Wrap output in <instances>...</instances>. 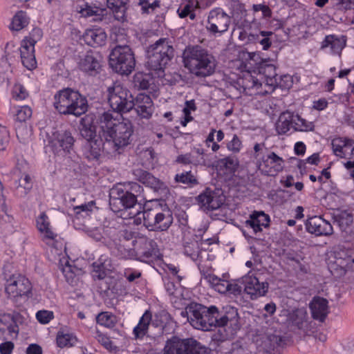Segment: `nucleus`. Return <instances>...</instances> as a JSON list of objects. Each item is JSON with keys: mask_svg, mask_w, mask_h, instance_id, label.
<instances>
[{"mask_svg": "<svg viewBox=\"0 0 354 354\" xmlns=\"http://www.w3.org/2000/svg\"><path fill=\"white\" fill-rule=\"evenodd\" d=\"M203 277L214 289L221 281V278L211 273H204Z\"/></svg>", "mask_w": 354, "mask_h": 354, "instance_id": "61", "label": "nucleus"}, {"mask_svg": "<svg viewBox=\"0 0 354 354\" xmlns=\"http://www.w3.org/2000/svg\"><path fill=\"white\" fill-rule=\"evenodd\" d=\"M237 165V160L230 157L221 159L217 162V167H219L220 169H225L228 172L234 171Z\"/></svg>", "mask_w": 354, "mask_h": 354, "instance_id": "54", "label": "nucleus"}, {"mask_svg": "<svg viewBox=\"0 0 354 354\" xmlns=\"http://www.w3.org/2000/svg\"><path fill=\"white\" fill-rule=\"evenodd\" d=\"M74 8L82 17H95V21H102L106 12V9L102 8L97 3L85 0H77L74 3Z\"/></svg>", "mask_w": 354, "mask_h": 354, "instance_id": "19", "label": "nucleus"}, {"mask_svg": "<svg viewBox=\"0 0 354 354\" xmlns=\"http://www.w3.org/2000/svg\"><path fill=\"white\" fill-rule=\"evenodd\" d=\"M100 59V57L97 53L88 51L80 60L79 68L89 75H95L99 73L101 66Z\"/></svg>", "mask_w": 354, "mask_h": 354, "instance_id": "23", "label": "nucleus"}, {"mask_svg": "<svg viewBox=\"0 0 354 354\" xmlns=\"http://www.w3.org/2000/svg\"><path fill=\"white\" fill-rule=\"evenodd\" d=\"M347 138H335L331 142L332 149L334 154L344 158L348 156V152L345 151L346 148H351V145L346 144Z\"/></svg>", "mask_w": 354, "mask_h": 354, "instance_id": "41", "label": "nucleus"}, {"mask_svg": "<svg viewBox=\"0 0 354 354\" xmlns=\"http://www.w3.org/2000/svg\"><path fill=\"white\" fill-rule=\"evenodd\" d=\"M14 349V344L12 342H6L0 344L1 354H11Z\"/></svg>", "mask_w": 354, "mask_h": 354, "instance_id": "63", "label": "nucleus"}, {"mask_svg": "<svg viewBox=\"0 0 354 354\" xmlns=\"http://www.w3.org/2000/svg\"><path fill=\"white\" fill-rule=\"evenodd\" d=\"M330 273L335 277H341L350 271H354L353 249H339L333 253V257L328 264Z\"/></svg>", "mask_w": 354, "mask_h": 354, "instance_id": "10", "label": "nucleus"}, {"mask_svg": "<svg viewBox=\"0 0 354 354\" xmlns=\"http://www.w3.org/2000/svg\"><path fill=\"white\" fill-rule=\"evenodd\" d=\"M10 335L15 334L17 336L19 333V326L13 315L9 313L0 314V338L5 339V335Z\"/></svg>", "mask_w": 354, "mask_h": 354, "instance_id": "28", "label": "nucleus"}, {"mask_svg": "<svg viewBox=\"0 0 354 354\" xmlns=\"http://www.w3.org/2000/svg\"><path fill=\"white\" fill-rule=\"evenodd\" d=\"M32 286L30 281L21 275H12L6 282V292L10 296L21 297L28 295Z\"/></svg>", "mask_w": 354, "mask_h": 354, "instance_id": "16", "label": "nucleus"}, {"mask_svg": "<svg viewBox=\"0 0 354 354\" xmlns=\"http://www.w3.org/2000/svg\"><path fill=\"white\" fill-rule=\"evenodd\" d=\"M108 102L116 113H127L134 107V98L131 92L120 84L108 88Z\"/></svg>", "mask_w": 354, "mask_h": 354, "instance_id": "7", "label": "nucleus"}, {"mask_svg": "<svg viewBox=\"0 0 354 354\" xmlns=\"http://www.w3.org/2000/svg\"><path fill=\"white\" fill-rule=\"evenodd\" d=\"M108 8L112 11L113 17L119 22L127 21V5L129 0H106Z\"/></svg>", "mask_w": 354, "mask_h": 354, "instance_id": "31", "label": "nucleus"}, {"mask_svg": "<svg viewBox=\"0 0 354 354\" xmlns=\"http://www.w3.org/2000/svg\"><path fill=\"white\" fill-rule=\"evenodd\" d=\"M94 205V201H90L87 203L74 207L73 210L75 214H80L81 212H84L86 215H88L89 212L92 211V208Z\"/></svg>", "mask_w": 354, "mask_h": 354, "instance_id": "59", "label": "nucleus"}, {"mask_svg": "<svg viewBox=\"0 0 354 354\" xmlns=\"http://www.w3.org/2000/svg\"><path fill=\"white\" fill-rule=\"evenodd\" d=\"M83 39L91 46H102L106 43V33L101 28L89 29L84 33Z\"/></svg>", "mask_w": 354, "mask_h": 354, "instance_id": "30", "label": "nucleus"}, {"mask_svg": "<svg viewBox=\"0 0 354 354\" xmlns=\"http://www.w3.org/2000/svg\"><path fill=\"white\" fill-rule=\"evenodd\" d=\"M183 246L185 255L189 257L194 261L198 259L201 254V248L195 235L189 232L185 233L183 237Z\"/></svg>", "mask_w": 354, "mask_h": 354, "instance_id": "27", "label": "nucleus"}, {"mask_svg": "<svg viewBox=\"0 0 354 354\" xmlns=\"http://www.w3.org/2000/svg\"><path fill=\"white\" fill-rule=\"evenodd\" d=\"M281 341L282 339L280 336L272 334L268 335L263 340L262 346L266 352L271 353L280 346Z\"/></svg>", "mask_w": 354, "mask_h": 354, "instance_id": "45", "label": "nucleus"}, {"mask_svg": "<svg viewBox=\"0 0 354 354\" xmlns=\"http://www.w3.org/2000/svg\"><path fill=\"white\" fill-rule=\"evenodd\" d=\"M53 105L61 114L80 116L88 109L85 97L71 88H63L54 95Z\"/></svg>", "mask_w": 354, "mask_h": 354, "instance_id": "4", "label": "nucleus"}, {"mask_svg": "<svg viewBox=\"0 0 354 354\" xmlns=\"http://www.w3.org/2000/svg\"><path fill=\"white\" fill-rule=\"evenodd\" d=\"M209 349L193 339L173 337L164 348V354H209Z\"/></svg>", "mask_w": 354, "mask_h": 354, "instance_id": "9", "label": "nucleus"}, {"mask_svg": "<svg viewBox=\"0 0 354 354\" xmlns=\"http://www.w3.org/2000/svg\"><path fill=\"white\" fill-rule=\"evenodd\" d=\"M20 55L22 64L28 70H33L37 67V61L35 55V47L21 44Z\"/></svg>", "mask_w": 354, "mask_h": 354, "instance_id": "35", "label": "nucleus"}, {"mask_svg": "<svg viewBox=\"0 0 354 354\" xmlns=\"http://www.w3.org/2000/svg\"><path fill=\"white\" fill-rule=\"evenodd\" d=\"M230 23L231 19L227 14L221 8H215L209 12L207 30L213 34H222L228 30Z\"/></svg>", "mask_w": 354, "mask_h": 354, "instance_id": "13", "label": "nucleus"}, {"mask_svg": "<svg viewBox=\"0 0 354 354\" xmlns=\"http://www.w3.org/2000/svg\"><path fill=\"white\" fill-rule=\"evenodd\" d=\"M53 313L48 310H39L36 314V317L39 322L47 324L53 319Z\"/></svg>", "mask_w": 354, "mask_h": 354, "instance_id": "58", "label": "nucleus"}, {"mask_svg": "<svg viewBox=\"0 0 354 354\" xmlns=\"http://www.w3.org/2000/svg\"><path fill=\"white\" fill-rule=\"evenodd\" d=\"M84 120H82V128L80 129V135L87 141H91L95 138L96 136L95 126L86 124L83 123Z\"/></svg>", "mask_w": 354, "mask_h": 354, "instance_id": "55", "label": "nucleus"}, {"mask_svg": "<svg viewBox=\"0 0 354 354\" xmlns=\"http://www.w3.org/2000/svg\"><path fill=\"white\" fill-rule=\"evenodd\" d=\"M183 62L189 73L199 78L212 75L217 65L215 57L200 46L187 47L183 53Z\"/></svg>", "mask_w": 354, "mask_h": 354, "instance_id": "3", "label": "nucleus"}, {"mask_svg": "<svg viewBox=\"0 0 354 354\" xmlns=\"http://www.w3.org/2000/svg\"><path fill=\"white\" fill-rule=\"evenodd\" d=\"M12 93V97L16 100H23L28 95L26 88L20 84L14 85Z\"/></svg>", "mask_w": 354, "mask_h": 354, "instance_id": "57", "label": "nucleus"}, {"mask_svg": "<svg viewBox=\"0 0 354 354\" xmlns=\"http://www.w3.org/2000/svg\"><path fill=\"white\" fill-rule=\"evenodd\" d=\"M144 225L149 230L165 231L173 222L169 211L161 209L158 205L142 212Z\"/></svg>", "mask_w": 354, "mask_h": 354, "instance_id": "8", "label": "nucleus"}, {"mask_svg": "<svg viewBox=\"0 0 354 354\" xmlns=\"http://www.w3.org/2000/svg\"><path fill=\"white\" fill-rule=\"evenodd\" d=\"M200 8V3L198 0H189L183 8L178 10V16L180 18H185L188 16L189 12Z\"/></svg>", "mask_w": 354, "mask_h": 354, "instance_id": "53", "label": "nucleus"}, {"mask_svg": "<svg viewBox=\"0 0 354 354\" xmlns=\"http://www.w3.org/2000/svg\"><path fill=\"white\" fill-rule=\"evenodd\" d=\"M96 322L98 324L106 328H112L115 325V317L108 312H102L96 317Z\"/></svg>", "mask_w": 354, "mask_h": 354, "instance_id": "50", "label": "nucleus"}, {"mask_svg": "<svg viewBox=\"0 0 354 354\" xmlns=\"http://www.w3.org/2000/svg\"><path fill=\"white\" fill-rule=\"evenodd\" d=\"M314 124L311 122L301 118L298 114L293 113V129L296 131H308L314 129Z\"/></svg>", "mask_w": 354, "mask_h": 354, "instance_id": "44", "label": "nucleus"}, {"mask_svg": "<svg viewBox=\"0 0 354 354\" xmlns=\"http://www.w3.org/2000/svg\"><path fill=\"white\" fill-rule=\"evenodd\" d=\"M56 340L57 346L60 348L73 346L77 342V339L73 334L62 332H58Z\"/></svg>", "mask_w": 354, "mask_h": 354, "instance_id": "46", "label": "nucleus"}, {"mask_svg": "<svg viewBox=\"0 0 354 354\" xmlns=\"http://www.w3.org/2000/svg\"><path fill=\"white\" fill-rule=\"evenodd\" d=\"M134 107L138 116L149 119L154 111L153 102L149 95L139 93L134 99Z\"/></svg>", "mask_w": 354, "mask_h": 354, "instance_id": "22", "label": "nucleus"}, {"mask_svg": "<svg viewBox=\"0 0 354 354\" xmlns=\"http://www.w3.org/2000/svg\"><path fill=\"white\" fill-rule=\"evenodd\" d=\"M290 127L293 128V113L286 111L280 114L275 124V129L279 135H284Z\"/></svg>", "mask_w": 354, "mask_h": 354, "instance_id": "37", "label": "nucleus"}, {"mask_svg": "<svg viewBox=\"0 0 354 354\" xmlns=\"http://www.w3.org/2000/svg\"><path fill=\"white\" fill-rule=\"evenodd\" d=\"M140 183L151 188L155 192H158L164 187V183L149 172H148V175H146V177Z\"/></svg>", "mask_w": 354, "mask_h": 354, "instance_id": "52", "label": "nucleus"}, {"mask_svg": "<svg viewBox=\"0 0 354 354\" xmlns=\"http://www.w3.org/2000/svg\"><path fill=\"white\" fill-rule=\"evenodd\" d=\"M168 317L169 315L164 311L155 313L154 315H151V321L150 324L157 329V333L153 334L154 337L163 334L164 328Z\"/></svg>", "mask_w": 354, "mask_h": 354, "instance_id": "39", "label": "nucleus"}, {"mask_svg": "<svg viewBox=\"0 0 354 354\" xmlns=\"http://www.w3.org/2000/svg\"><path fill=\"white\" fill-rule=\"evenodd\" d=\"M190 324L196 329L211 330L209 317V307L197 303H191L185 311Z\"/></svg>", "mask_w": 354, "mask_h": 354, "instance_id": "11", "label": "nucleus"}, {"mask_svg": "<svg viewBox=\"0 0 354 354\" xmlns=\"http://www.w3.org/2000/svg\"><path fill=\"white\" fill-rule=\"evenodd\" d=\"M192 164L195 166L211 167L212 161L209 159V155L204 152L203 149L196 148L191 153Z\"/></svg>", "mask_w": 354, "mask_h": 354, "instance_id": "40", "label": "nucleus"}, {"mask_svg": "<svg viewBox=\"0 0 354 354\" xmlns=\"http://www.w3.org/2000/svg\"><path fill=\"white\" fill-rule=\"evenodd\" d=\"M37 226L39 231L42 234L43 241H46L47 244L53 241L56 237L57 234L54 233L50 227V223L48 221L47 215L43 212L37 219Z\"/></svg>", "mask_w": 354, "mask_h": 354, "instance_id": "34", "label": "nucleus"}, {"mask_svg": "<svg viewBox=\"0 0 354 354\" xmlns=\"http://www.w3.org/2000/svg\"><path fill=\"white\" fill-rule=\"evenodd\" d=\"M245 285L244 291L250 296L252 299L264 296L268 290V283L260 282L259 279L251 272L243 277Z\"/></svg>", "mask_w": 354, "mask_h": 354, "instance_id": "17", "label": "nucleus"}, {"mask_svg": "<svg viewBox=\"0 0 354 354\" xmlns=\"http://www.w3.org/2000/svg\"><path fill=\"white\" fill-rule=\"evenodd\" d=\"M174 55V49L165 38H161L147 50V64L149 69L163 71Z\"/></svg>", "mask_w": 354, "mask_h": 354, "instance_id": "5", "label": "nucleus"}, {"mask_svg": "<svg viewBox=\"0 0 354 354\" xmlns=\"http://www.w3.org/2000/svg\"><path fill=\"white\" fill-rule=\"evenodd\" d=\"M132 84L138 90H146L149 86V76L142 73H136L133 77Z\"/></svg>", "mask_w": 354, "mask_h": 354, "instance_id": "47", "label": "nucleus"}, {"mask_svg": "<svg viewBox=\"0 0 354 354\" xmlns=\"http://www.w3.org/2000/svg\"><path fill=\"white\" fill-rule=\"evenodd\" d=\"M306 230L316 236H330L333 233L332 225L320 216H313L306 222Z\"/></svg>", "mask_w": 354, "mask_h": 354, "instance_id": "20", "label": "nucleus"}, {"mask_svg": "<svg viewBox=\"0 0 354 354\" xmlns=\"http://www.w3.org/2000/svg\"><path fill=\"white\" fill-rule=\"evenodd\" d=\"M109 64L116 73L128 75L135 68L134 54L128 45L117 44L109 55Z\"/></svg>", "mask_w": 354, "mask_h": 354, "instance_id": "6", "label": "nucleus"}, {"mask_svg": "<svg viewBox=\"0 0 354 354\" xmlns=\"http://www.w3.org/2000/svg\"><path fill=\"white\" fill-rule=\"evenodd\" d=\"M225 201V197L221 190H212L209 188L201 193L197 197V201L199 205L205 211H212L220 208Z\"/></svg>", "mask_w": 354, "mask_h": 354, "instance_id": "15", "label": "nucleus"}, {"mask_svg": "<svg viewBox=\"0 0 354 354\" xmlns=\"http://www.w3.org/2000/svg\"><path fill=\"white\" fill-rule=\"evenodd\" d=\"M100 136L111 142L115 150L129 145L131 141L133 127L128 120L117 118L110 112L103 113L99 118Z\"/></svg>", "mask_w": 354, "mask_h": 354, "instance_id": "1", "label": "nucleus"}, {"mask_svg": "<svg viewBox=\"0 0 354 354\" xmlns=\"http://www.w3.org/2000/svg\"><path fill=\"white\" fill-rule=\"evenodd\" d=\"M257 166L263 174L274 176L283 171L284 160L274 152L270 151L257 162Z\"/></svg>", "mask_w": 354, "mask_h": 354, "instance_id": "14", "label": "nucleus"}, {"mask_svg": "<svg viewBox=\"0 0 354 354\" xmlns=\"http://www.w3.org/2000/svg\"><path fill=\"white\" fill-rule=\"evenodd\" d=\"M28 24V21L26 13L23 11H19L12 19L11 28L14 30L19 31L26 27Z\"/></svg>", "mask_w": 354, "mask_h": 354, "instance_id": "49", "label": "nucleus"}, {"mask_svg": "<svg viewBox=\"0 0 354 354\" xmlns=\"http://www.w3.org/2000/svg\"><path fill=\"white\" fill-rule=\"evenodd\" d=\"M135 249L138 259L143 262L155 258L158 253L156 243L153 239L146 237L140 238L136 241Z\"/></svg>", "mask_w": 354, "mask_h": 354, "instance_id": "18", "label": "nucleus"}, {"mask_svg": "<svg viewBox=\"0 0 354 354\" xmlns=\"http://www.w3.org/2000/svg\"><path fill=\"white\" fill-rule=\"evenodd\" d=\"M138 5L141 6L143 13L148 14L160 7V1L155 0L153 2L150 3L149 0H139Z\"/></svg>", "mask_w": 354, "mask_h": 354, "instance_id": "56", "label": "nucleus"}, {"mask_svg": "<svg viewBox=\"0 0 354 354\" xmlns=\"http://www.w3.org/2000/svg\"><path fill=\"white\" fill-rule=\"evenodd\" d=\"M262 86V82L252 75L242 80L243 93L247 95L252 96L268 93V91L261 89Z\"/></svg>", "mask_w": 354, "mask_h": 354, "instance_id": "33", "label": "nucleus"}, {"mask_svg": "<svg viewBox=\"0 0 354 354\" xmlns=\"http://www.w3.org/2000/svg\"><path fill=\"white\" fill-rule=\"evenodd\" d=\"M110 205L114 212H118L121 207L130 209L137 203V198L133 192L124 190L120 186H115L111 189Z\"/></svg>", "mask_w": 354, "mask_h": 354, "instance_id": "12", "label": "nucleus"}, {"mask_svg": "<svg viewBox=\"0 0 354 354\" xmlns=\"http://www.w3.org/2000/svg\"><path fill=\"white\" fill-rule=\"evenodd\" d=\"M334 223L339 227L342 231L346 229L353 223V216L347 211H342L333 216Z\"/></svg>", "mask_w": 354, "mask_h": 354, "instance_id": "42", "label": "nucleus"}, {"mask_svg": "<svg viewBox=\"0 0 354 354\" xmlns=\"http://www.w3.org/2000/svg\"><path fill=\"white\" fill-rule=\"evenodd\" d=\"M346 36L342 35L338 37L335 35H326L322 42L321 48L324 49L327 47H330L333 53L340 55L342 50L346 46Z\"/></svg>", "mask_w": 354, "mask_h": 354, "instance_id": "32", "label": "nucleus"}, {"mask_svg": "<svg viewBox=\"0 0 354 354\" xmlns=\"http://www.w3.org/2000/svg\"><path fill=\"white\" fill-rule=\"evenodd\" d=\"M209 314L210 328H220L214 335L213 339L215 341L224 342L233 339L241 329L240 317L236 308L226 306L218 309L215 306H211L209 307Z\"/></svg>", "mask_w": 354, "mask_h": 354, "instance_id": "2", "label": "nucleus"}, {"mask_svg": "<svg viewBox=\"0 0 354 354\" xmlns=\"http://www.w3.org/2000/svg\"><path fill=\"white\" fill-rule=\"evenodd\" d=\"M148 172L149 171L142 168H135L132 171V174L134 176L135 179L139 182H141L142 179L146 177V175H148Z\"/></svg>", "mask_w": 354, "mask_h": 354, "instance_id": "64", "label": "nucleus"}, {"mask_svg": "<svg viewBox=\"0 0 354 354\" xmlns=\"http://www.w3.org/2000/svg\"><path fill=\"white\" fill-rule=\"evenodd\" d=\"M214 290L221 294L238 295L241 294L242 287L235 282L221 279Z\"/></svg>", "mask_w": 354, "mask_h": 354, "instance_id": "38", "label": "nucleus"}, {"mask_svg": "<svg viewBox=\"0 0 354 354\" xmlns=\"http://www.w3.org/2000/svg\"><path fill=\"white\" fill-rule=\"evenodd\" d=\"M74 142L75 139L72 136L71 133L64 131L57 133L51 143L52 147L58 153L60 151L69 152L73 148Z\"/></svg>", "mask_w": 354, "mask_h": 354, "instance_id": "25", "label": "nucleus"}, {"mask_svg": "<svg viewBox=\"0 0 354 354\" xmlns=\"http://www.w3.org/2000/svg\"><path fill=\"white\" fill-rule=\"evenodd\" d=\"M270 216L263 212L254 211L250 216V219L245 221V225L250 227L255 234L262 231V227H268Z\"/></svg>", "mask_w": 354, "mask_h": 354, "instance_id": "29", "label": "nucleus"}, {"mask_svg": "<svg viewBox=\"0 0 354 354\" xmlns=\"http://www.w3.org/2000/svg\"><path fill=\"white\" fill-rule=\"evenodd\" d=\"M43 36V32L39 28H35L29 33V35L21 41V44H27L35 47V44L40 41Z\"/></svg>", "mask_w": 354, "mask_h": 354, "instance_id": "51", "label": "nucleus"}, {"mask_svg": "<svg viewBox=\"0 0 354 354\" xmlns=\"http://www.w3.org/2000/svg\"><path fill=\"white\" fill-rule=\"evenodd\" d=\"M309 308L313 319L321 322H324L328 314L327 299L319 297H315L310 301Z\"/></svg>", "mask_w": 354, "mask_h": 354, "instance_id": "26", "label": "nucleus"}, {"mask_svg": "<svg viewBox=\"0 0 354 354\" xmlns=\"http://www.w3.org/2000/svg\"><path fill=\"white\" fill-rule=\"evenodd\" d=\"M151 321V312L146 310L140 317L138 325L133 328V333L136 339H142L144 336L148 335V330Z\"/></svg>", "mask_w": 354, "mask_h": 354, "instance_id": "36", "label": "nucleus"}, {"mask_svg": "<svg viewBox=\"0 0 354 354\" xmlns=\"http://www.w3.org/2000/svg\"><path fill=\"white\" fill-rule=\"evenodd\" d=\"M227 149L234 153H237L240 151L241 147V141L239 138L238 136L234 134L230 142L227 144Z\"/></svg>", "mask_w": 354, "mask_h": 354, "instance_id": "60", "label": "nucleus"}, {"mask_svg": "<svg viewBox=\"0 0 354 354\" xmlns=\"http://www.w3.org/2000/svg\"><path fill=\"white\" fill-rule=\"evenodd\" d=\"M32 111L30 106H21L15 114V129L17 137L21 142L25 141L24 131L27 132V127L25 124L26 121L32 116Z\"/></svg>", "mask_w": 354, "mask_h": 354, "instance_id": "24", "label": "nucleus"}, {"mask_svg": "<svg viewBox=\"0 0 354 354\" xmlns=\"http://www.w3.org/2000/svg\"><path fill=\"white\" fill-rule=\"evenodd\" d=\"M252 9L254 12L261 11L265 17H270L272 13L270 8L264 4H254Z\"/></svg>", "mask_w": 354, "mask_h": 354, "instance_id": "62", "label": "nucleus"}, {"mask_svg": "<svg viewBox=\"0 0 354 354\" xmlns=\"http://www.w3.org/2000/svg\"><path fill=\"white\" fill-rule=\"evenodd\" d=\"M259 73L264 77L265 86L269 87L271 91H273L277 86L286 87V85L282 84L281 82L283 79L288 80L290 79V77L287 75L278 77L276 67L273 64H265L261 66L259 69Z\"/></svg>", "mask_w": 354, "mask_h": 354, "instance_id": "21", "label": "nucleus"}, {"mask_svg": "<svg viewBox=\"0 0 354 354\" xmlns=\"http://www.w3.org/2000/svg\"><path fill=\"white\" fill-rule=\"evenodd\" d=\"M174 180L177 183L187 185L190 187L196 186L199 183L196 173L194 174L191 171L177 174L175 176Z\"/></svg>", "mask_w": 354, "mask_h": 354, "instance_id": "43", "label": "nucleus"}, {"mask_svg": "<svg viewBox=\"0 0 354 354\" xmlns=\"http://www.w3.org/2000/svg\"><path fill=\"white\" fill-rule=\"evenodd\" d=\"M93 277L98 279H102L106 276V270H107V264L106 259L101 257L97 261L93 263Z\"/></svg>", "mask_w": 354, "mask_h": 354, "instance_id": "48", "label": "nucleus"}]
</instances>
